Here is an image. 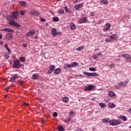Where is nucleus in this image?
<instances>
[{
	"instance_id": "obj_46",
	"label": "nucleus",
	"mask_w": 131,
	"mask_h": 131,
	"mask_svg": "<svg viewBox=\"0 0 131 131\" xmlns=\"http://www.w3.org/2000/svg\"><path fill=\"white\" fill-rule=\"evenodd\" d=\"M71 120V117H70L69 118L66 119L65 122H69V121Z\"/></svg>"
},
{
	"instance_id": "obj_44",
	"label": "nucleus",
	"mask_w": 131,
	"mask_h": 131,
	"mask_svg": "<svg viewBox=\"0 0 131 131\" xmlns=\"http://www.w3.org/2000/svg\"><path fill=\"white\" fill-rule=\"evenodd\" d=\"M20 14L21 16H24V15H25V11H24L23 10H21Z\"/></svg>"
},
{
	"instance_id": "obj_2",
	"label": "nucleus",
	"mask_w": 131,
	"mask_h": 131,
	"mask_svg": "<svg viewBox=\"0 0 131 131\" xmlns=\"http://www.w3.org/2000/svg\"><path fill=\"white\" fill-rule=\"evenodd\" d=\"M51 33L53 36H56V35H61L62 32L57 31V29L52 28L51 29Z\"/></svg>"
},
{
	"instance_id": "obj_48",
	"label": "nucleus",
	"mask_w": 131,
	"mask_h": 131,
	"mask_svg": "<svg viewBox=\"0 0 131 131\" xmlns=\"http://www.w3.org/2000/svg\"><path fill=\"white\" fill-rule=\"evenodd\" d=\"M53 70H52L51 69H49V70L48 72V74H51L53 72Z\"/></svg>"
},
{
	"instance_id": "obj_41",
	"label": "nucleus",
	"mask_w": 131,
	"mask_h": 131,
	"mask_svg": "<svg viewBox=\"0 0 131 131\" xmlns=\"http://www.w3.org/2000/svg\"><path fill=\"white\" fill-rule=\"evenodd\" d=\"M64 10H65V11H66V13H69V12L70 11V10H69V8H68V7H64Z\"/></svg>"
},
{
	"instance_id": "obj_10",
	"label": "nucleus",
	"mask_w": 131,
	"mask_h": 131,
	"mask_svg": "<svg viewBox=\"0 0 131 131\" xmlns=\"http://www.w3.org/2000/svg\"><path fill=\"white\" fill-rule=\"evenodd\" d=\"M18 15H19V11H14L12 12V15L13 19H18Z\"/></svg>"
},
{
	"instance_id": "obj_23",
	"label": "nucleus",
	"mask_w": 131,
	"mask_h": 131,
	"mask_svg": "<svg viewBox=\"0 0 131 131\" xmlns=\"http://www.w3.org/2000/svg\"><path fill=\"white\" fill-rule=\"evenodd\" d=\"M62 101L64 103H67V102H69V98H68V97L65 96L64 97L62 98Z\"/></svg>"
},
{
	"instance_id": "obj_52",
	"label": "nucleus",
	"mask_w": 131,
	"mask_h": 131,
	"mask_svg": "<svg viewBox=\"0 0 131 131\" xmlns=\"http://www.w3.org/2000/svg\"><path fill=\"white\" fill-rule=\"evenodd\" d=\"M9 90H10V86L7 87V88L5 89V91H6V92H9Z\"/></svg>"
},
{
	"instance_id": "obj_18",
	"label": "nucleus",
	"mask_w": 131,
	"mask_h": 131,
	"mask_svg": "<svg viewBox=\"0 0 131 131\" xmlns=\"http://www.w3.org/2000/svg\"><path fill=\"white\" fill-rule=\"evenodd\" d=\"M122 56L123 58H125V59H126V60H130L131 58H130V55H129L128 54H123L122 55Z\"/></svg>"
},
{
	"instance_id": "obj_33",
	"label": "nucleus",
	"mask_w": 131,
	"mask_h": 131,
	"mask_svg": "<svg viewBox=\"0 0 131 131\" xmlns=\"http://www.w3.org/2000/svg\"><path fill=\"white\" fill-rule=\"evenodd\" d=\"M99 106H100L101 108H104V107H106V104L104 103H100Z\"/></svg>"
},
{
	"instance_id": "obj_21",
	"label": "nucleus",
	"mask_w": 131,
	"mask_h": 131,
	"mask_svg": "<svg viewBox=\"0 0 131 131\" xmlns=\"http://www.w3.org/2000/svg\"><path fill=\"white\" fill-rule=\"evenodd\" d=\"M57 128H58V131L65 130V129H64V127H63L61 125H59L58 126H57Z\"/></svg>"
},
{
	"instance_id": "obj_45",
	"label": "nucleus",
	"mask_w": 131,
	"mask_h": 131,
	"mask_svg": "<svg viewBox=\"0 0 131 131\" xmlns=\"http://www.w3.org/2000/svg\"><path fill=\"white\" fill-rule=\"evenodd\" d=\"M102 23H104V20L103 19H100L99 20L98 23L97 24H102Z\"/></svg>"
},
{
	"instance_id": "obj_42",
	"label": "nucleus",
	"mask_w": 131,
	"mask_h": 131,
	"mask_svg": "<svg viewBox=\"0 0 131 131\" xmlns=\"http://www.w3.org/2000/svg\"><path fill=\"white\" fill-rule=\"evenodd\" d=\"M115 66H116L115 63H112L109 65L110 68H113V67H115Z\"/></svg>"
},
{
	"instance_id": "obj_11",
	"label": "nucleus",
	"mask_w": 131,
	"mask_h": 131,
	"mask_svg": "<svg viewBox=\"0 0 131 131\" xmlns=\"http://www.w3.org/2000/svg\"><path fill=\"white\" fill-rule=\"evenodd\" d=\"M19 65H20V61H19L18 60H16L14 62L13 67V68L18 69V68H19Z\"/></svg>"
},
{
	"instance_id": "obj_62",
	"label": "nucleus",
	"mask_w": 131,
	"mask_h": 131,
	"mask_svg": "<svg viewBox=\"0 0 131 131\" xmlns=\"http://www.w3.org/2000/svg\"><path fill=\"white\" fill-rule=\"evenodd\" d=\"M80 1H81V0H76V2L77 3H80Z\"/></svg>"
},
{
	"instance_id": "obj_40",
	"label": "nucleus",
	"mask_w": 131,
	"mask_h": 131,
	"mask_svg": "<svg viewBox=\"0 0 131 131\" xmlns=\"http://www.w3.org/2000/svg\"><path fill=\"white\" fill-rule=\"evenodd\" d=\"M19 60L20 61V62H25V57H20L19 58Z\"/></svg>"
},
{
	"instance_id": "obj_15",
	"label": "nucleus",
	"mask_w": 131,
	"mask_h": 131,
	"mask_svg": "<svg viewBox=\"0 0 131 131\" xmlns=\"http://www.w3.org/2000/svg\"><path fill=\"white\" fill-rule=\"evenodd\" d=\"M1 31H4L5 32H14V30L8 28H6L2 29Z\"/></svg>"
},
{
	"instance_id": "obj_61",
	"label": "nucleus",
	"mask_w": 131,
	"mask_h": 131,
	"mask_svg": "<svg viewBox=\"0 0 131 131\" xmlns=\"http://www.w3.org/2000/svg\"><path fill=\"white\" fill-rule=\"evenodd\" d=\"M34 38L35 39H37V38H38V37L37 36H35L34 37Z\"/></svg>"
},
{
	"instance_id": "obj_31",
	"label": "nucleus",
	"mask_w": 131,
	"mask_h": 131,
	"mask_svg": "<svg viewBox=\"0 0 131 131\" xmlns=\"http://www.w3.org/2000/svg\"><path fill=\"white\" fill-rule=\"evenodd\" d=\"M32 76L34 79H37L38 78V75H37V74H33Z\"/></svg>"
},
{
	"instance_id": "obj_35",
	"label": "nucleus",
	"mask_w": 131,
	"mask_h": 131,
	"mask_svg": "<svg viewBox=\"0 0 131 131\" xmlns=\"http://www.w3.org/2000/svg\"><path fill=\"white\" fill-rule=\"evenodd\" d=\"M24 81H21V80H18V85H23L24 84Z\"/></svg>"
},
{
	"instance_id": "obj_34",
	"label": "nucleus",
	"mask_w": 131,
	"mask_h": 131,
	"mask_svg": "<svg viewBox=\"0 0 131 131\" xmlns=\"http://www.w3.org/2000/svg\"><path fill=\"white\" fill-rule=\"evenodd\" d=\"M19 4L20 6H24V5H26V3L24 1H19Z\"/></svg>"
},
{
	"instance_id": "obj_55",
	"label": "nucleus",
	"mask_w": 131,
	"mask_h": 131,
	"mask_svg": "<svg viewBox=\"0 0 131 131\" xmlns=\"http://www.w3.org/2000/svg\"><path fill=\"white\" fill-rule=\"evenodd\" d=\"M97 56H102V53L101 52H99L97 53Z\"/></svg>"
},
{
	"instance_id": "obj_49",
	"label": "nucleus",
	"mask_w": 131,
	"mask_h": 131,
	"mask_svg": "<svg viewBox=\"0 0 131 131\" xmlns=\"http://www.w3.org/2000/svg\"><path fill=\"white\" fill-rule=\"evenodd\" d=\"M59 13H60V14H64V10L60 9Z\"/></svg>"
},
{
	"instance_id": "obj_17",
	"label": "nucleus",
	"mask_w": 131,
	"mask_h": 131,
	"mask_svg": "<svg viewBox=\"0 0 131 131\" xmlns=\"http://www.w3.org/2000/svg\"><path fill=\"white\" fill-rule=\"evenodd\" d=\"M110 38L112 40H115L116 39H117V38H118V36H117V35L114 34L110 36Z\"/></svg>"
},
{
	"instance_id": "obj_32",
	"label": "nucleus",
	"mask_w": 131,
	"mask_h": 131,
	"mask_svg": "<svg viewBox=\"0 0 131 131\" xmlns=\"http://www.w3.org/2000/svg\"><path fill=\"white\" fill-rule=\"evenodd\" d=\"M53 21L54 22H58V21H59V18L58 17H53Z\"/></svg>"
},
{
	"instance_id": "obj_19",
	"label": "nucleus",
	"mask_w": 131,
	"mask_h": 131,
	"mask_svg": "<svg viewBox=\"0 0 131 131\" xmlns=\"http://www.w3.org/2000/svg\"><path fill=\"white\" fill-rule=\"evenodd\" d=\"M119 119H121V120H123V121H126L127 120V118L124 116L120 115L119 117Z\"/></svg>"
},
{
	"instance_id": "obj_1",
	"label": "nucleus",
	"mask_w": 131,
	"mask_h": 131,
	"mask_svg": "<svg viewBox=\"0 0 131 131\" xmlns=\"http://www.w3.org/2000/svg\"><path fill=\"white\" fill-rule=\"evenodd\" d=\"M122 122L120 120H116V119H112L110 121V125H112L113 126H115L116 125H119V124H121Z\"/></svg>"
},
{
	"instance_id": "obj_63",
	"label": "nucleus",
	"mask_w": 131,
	"mask_h": 131,
	"mask_svg": "<svg viewBox=\"0 0 131 131\" xmlns=\"http://www.w3.org/2000/svg\"><path fill=\"white\" fill-rule=\"evenodd\" d=\"M2 38H3V35L0 34V39H2Z\"/></svg>"
},
{
	"instance_id": "obj_36",
	"label": "nucleus",
	"mask_w": 131,
	"mask_h": 131,
	"mask_svg": "<svg viewBox=\"0 0 131 131\" xmlns=\"http://www.w3.org/2000/svg\"><path fill=\"white\" fill-rule=\"evenodd\" d=\"M83 50V46H80L76 49V51H81Z\"/></svg>"
},
{
	"instance_id": "obj_51",
	"label": "nucleus",
	"mask_w": 131,
	"mask_h": 131,
	"mask_svg": "<svg viewBox=\"0 0 131 131\" xmlns=\"http://www.w3.org/2000/svg\"><path fill=\"white\" fill-rule=\"evenodd\" d=\"M40 21H41V22H46V19H45V18L41 17V18H40Z\"/></svg>"
},
{
	"instance_id": "obj_29",
	"label": "nucleus",
	"mask_w": 131,
	"mask_h": 131,
	"mask_svg": "<svg viewBox=\"0 0 131 131\" xmlns=\"http://www.w3.org/2000/svg\"><path fill=\"white\" fill-rule=\"evenodd\" d=\"M74 112H73V111H71L70 112V114H69V117H73V116H74Z\"/></svg>"
},
{
	"instance_id": "obj_38",
	"label": "nucleus",
	"mask_w": 131,
	"mask_h": 131,
	"mask_svg": "<svg viewBox=\"0 0 131 131\" xmlns=\"http://www.w3.org/2000/svg\"><path fill=\"white\" fill-rule=\"evenodd\" d=\"M55 68H56V67L54 65L50 66V69H51L52 71H54L55 70Z\"/></svg>"
},
{
	"instance_id": "obj_8",
	"label": "nucleus",
	"mask_w": 131,
	"mask_h": 131,
	"mask_svg": "<svg viewBox=\"0 0 131 131\" xmlns=\"http://www.w3.org/2000/svg\"><path fill=\"white\" fill-rule=\"evenodd\" d=\"M111 27V25L110 23L106 24L103 28V31H104V32H106V31H108V30L110 29Z\"/></svg>"
},
{
	"instance_id": "obj_28",
	"label": "nucleus",
	"mask_w": 131,
	"mask_h": 131,
	"mask_svg": "<svg viewBox=\"0 0 131 131\" xmlns=\"http://www.w3.org/2000/svg\"><path fill=\"white\" fill-rule=\"evenodd\" d=\"M100 4H103V5H107L108 1L107 0H101Z\"/></svg>"
},
{
	"instance_id": "obj_3",
	"label": "nucleus",
	"mask_w": 131,
	"mask_h": 131,
	"mask_svg": "<svg viewBox=\"0 0 131 131\" xmlns=\"http://www.w3.org/2000/svg\"><path fill=\"white\" fill-rule=\"evenodd\" d=\"M127 82H128V80L125 82H120L118 83L117 85L119 88H125L127 85Z\"/></svg>"
},
{
	"instance_id": "obj_50",
	"label": "nucleus",
	"mask_w": 131,
	"mask_h": 131,
	"mask_svg": "<svg viewBox=\"0 0 131 131\" xmlns=\"http://www.w3.org/2000/svg\"><path fill=\"white\" fill-rule=\"evenodd\" d=\"M7 51H8V54L10 55V54H11V49H10V48H6Z\"/></svg>"
},
{
	"instance_id": "obj_20",
	"label": "nucleus",
	"mask_w": 131,
	"mask_h": 131,
	"mask_svg": "<svg viewBox=\"0 0 131 131\" xmlns=\"http://www.w3.org/2000/svg\"><path fill=\"white\" fill-rule=\"evenodd\" d=\"M102 121L103 123H110V119L108 118H104L102 119Z\"/></svg>"
},
{
	"instance_id": "obj_56",
	"label": "nucleus",
	"mask_w": 131,
	"mask_h": 131,
	"mask_svg": "<svg viewBox=\"0 0 131 131\" xmlns=\"http://www.w3.org/2000/svg\"><path fill=\"white\" fill-rule=\"evenodd\" d=\"M41 121L42 123H45V119L41 118Z\"/></svg>"
},
{
	"instance_id": "obj_37",
	"label": "nucleus",
	"mask_w": 131,
	"mask_h": 131,
	"mask_svg": "<svg viewBox=\"0 0 131 131\" xmlns=\"http://www.w3.org/2000/svg\"><path fill=\"white\" fill-rule=\"evenodd\" d=\"M4 58L6 60H8L10 58V55L8 54H5Z\"/></svg>"
},
{
	"instance_id": "obj_64",
	"label": "nucleus",
	"mask_w": 131,
	"mask_h": 131,
	"mask_svg": "<svg viewBox=\"0 0 131 131\" xmlns=\"http://www.w3.org/2000/svg\"><path fill=\"white\" fill-rule=\"evenodd\" d=\"M3 43V41H0V45H2Z\"/></svg>"
},
{
	"instance_id": "obj_22",
	"label": "nucleus",
	"mask_w": 131,
	"mask_h": 131,
	"mask_svg": "<svg viewBox=\"0 0 131 131\" xmlns=\"http://www.w3.org/2000/svg\"><path fill=\"white\" fill-rule=\"evenodd\" d=\"M108 96L110 97H115L116 96V94L115 93H114V92L112 91H111L108 92Z\"/></svg>"
},
{
	"instance_id": "obj_47",
	"label": "nucleus",
	"mask_w": 131,
	"mask_h": 131,
	"mask_svg": "<svg viewBox=\"0 0 131 131\" xmlns=\"http://www.w3.org/2000/svg\"><path fill=\"white\" fill-rule=\"evenodd\" d=\"M53 115V117H57V116H58V114L57 113V112H54Z\"/></svg>"
},
{
	"instance_id": "obj_12",
	"label": "nucleus",
	"mask_w": 131,
	"mask_h": 131,
	"mask_svg": "<svg viewBox=\"0 0 131 131\" xmlns=\"http://www.w3.org/2000/svg\"><path fill=\"white\" fill-rule=\"evenodd\" d=\"M78 22L79 23V24H82V23H86V22H88V17H84L80 18L79 19Z\"/></svg>"
},
{
	"instance_id": "obj_54",
	"label": "nucleus",
	"mask_w": 131,
	"mask_h": 131,
	"mask_svg": "<svg viewBox=\"0 0 131 131\" xmlns=\"http://www.w3.org/2000/svg\"><path fill=\"white\" fill-rule=\"evenodd\" d=\"M105 41H107V42H109L111 41V40H110V39H108V38H106L105 39Z\"/></svg>"
},
{
	"instance_id": "obj_26",
	"label": "nucleus",
	"mask_w": 131,
	"mask_h": 131,
	"mask_svg": "<svg viewBox=\"0 0 131 131\" xmlns=\"http://www.w3.org/2000/svg\"><path fill=\"white\" fill-rule=\"evenodd\" d=\"M60 71H61V69H60V68H58L54 71V73L55 74H59L60 73Z\"/></svg>"
},
{
	"instance_id": "obj_13",
	"label": "nucleus",
	"mask_w": 131,
	"mask_h": 131,
	"mask_svg": "<svg viewBox=\"0 0 131 131\" xmlns=\"http://www.w3.org/2000/svg\"><path fill=\"white\" fill-rule=\"evenodd\" d=\"M36 32L34 30H30L29 32L26 33V36H32L34 34H35Z\"/></svg>"
},
{
	"instance_id": "obj_25",
	"label": "nucleus",
	"mask_w": 131,
	"mask_h": 131,
	"mask_svg": "<svg viewBox=\"0 0 131 131\" xmlns=\"http://www.w3.org/2000/svg\"><path fill=\"white\" fill-rule=\"evenodd\" d=\"M108 106L110 107V108H115L116 105H115L113 103H110L108 104Z\"/></svg>"
},
{
	"instance_id": "obj_24",
	"label": "nucleus",
	"mask_w": 131,
	"mask_h": 131,
	"mask_svg": "<svg viewBox=\"0 0 131 131\" xmlns=\"http://www.w3.org/2000/svg\"><path fill=\"white\" fill-rule=\"evenodd\" d=\"M71 29H72V30H75V29H76V26H75L74 23L71 24Z\"/></svg>"
},
{
	"instance_id": "obj_5",
	"label": "nucleus",
	"mask_w": 131,
	"mask_h": 131,
	"mask_svg": "<svg viewBox=\"0 0 131 131\" xmlns=\"http://www.w3.org/2000/svg\"><path fill=\"white\" fill-rule=\"evenodd\" d=\"M83 74L87 75V76H98L99 75L97 73H89L88 72H83Z\"/></svg>"
},
{
	"instance_id": "obj_27",
	"label": "nucleus",
	"mask_w": 131,
	"mask_h": 131,
	"mask_svg": "<svg viewBox=\"0 0 131 131\" xmlns=\"http://www.w3.org/2000/svg\"><path fill=\"white\" fill-rule=\"evenodd\" d=\"M71 65V68H73V67H76V66H77V62H72L70 64Z\"/></svg>"
},
{
	"instance_id": "obj_16",
	"label": "nucleus",
	"mask_w": 131,
	"mask_h": 131,
	"mask_svg": "<svg viewBox=\"0 0 131 131\" xmlns=\"http://www.w3.org/2000/svg\"><path fill=\"white\" fill-rule=\"evenodd\" d=\"M93 89H94V85L90 84L88 86H86L84 88V91L85 92L88 91H92Z\"/></svg>"
},
{
	"instance_id": "obj_57",
	"label": "nucleus",
	"mask_w": 131,
	"mask_h": 131,
	"mask_svg": "<svg viewBox=\"0 0 131 131\" xmlns=\"http://www.w3.org/2000/svg\"><path fill=\"white\" fill-rule=\"evenodd\" d=\"M23 48H27V44H23Z\"/></svg>"
},
{
	"instance_id": "obj_4",
	"label": "nucleus",
	"mask_w": 131,
	"mask_h": 131,
	"mask_svg": "<svg viewBox=\"0 0 131 131\" xmlns=\"http://www.w3.org/2000/svg\"><path fill=\"white\" fill-rule=\"evenodd\" d=\"M9 25H11V26H15V27H17V28H19V27H21V25H19L17 22L11 20L9 22Z\"/></svg>"
},
{
	"instance_id": "obj_58",
	"label": "nucleus",
	"mask_w": 131,
	"mask_h": 131,
	"mask_svg": "<svg viewBox=\"0 0 131 131\" xmlns=\"http://www.w3.org/2000/svg\"><path fill=\"white\" fill-rule=\"evenodd\" d=\"M5 48H6V49H7L8 48H9V47H8V43H5Z\"/></svg>"
},
{
	"instance_id": "obj_6",
	"label": "nucleus",
	"mask_w": 131,
	"mask_h": 131,
	"mask_svg": "<svg viewBox=\"0 0 131 131\" xmlns=\"http://www.w3.org/2000/svg\"><path fill=\"white\" fill-rule=\"evenodd\" d=\"M6 39H8V40H11V39H13V33L12 32L8 33L5 36Z\"/></svg>"
},
{
	"instance_id": "obj_53",
	"label": "nucleus",
	"mask_w": 131,
	"mask_h": 131,
	"mask_svg": "<svg viewBox=\"0 0 131 131\" xmlns=\"http://www.w3.org/2000/svg\"><path fill=\"white\" fill-rule=\"evenodd\" d=\"M98 56H97V55H93V58H94V59H95V60H97V57Z\"/></svg>"
},
{
	"instance_id": "obj_59",
	"label": "nucleus",
	"mask_w": 131,
	"mask_h": 131,
	"mask_svg": "<svg viewBox=\"0 0 131 131\" xmlns=\"http://www.w3.org/2000/svg\"><path fill=\"white\" fill-rule=\"evenodd\" d=\"M24 105H25V106H28V103H27V102H24Z\"/></svg>"
},
{
	"instance_id": "obj_7",
	"label": "nucleus",
	"mask_w": 131,
	"mask_h": 131,
	"mask_svg": "<svg viewBox=\"0 0 131 131\" xmlns=\"http://www.w3.org/2000/svg\"><path fill=\"white\" fill-rule=\"evenodd\" d=\"M30 15L31 16H38L39 15V12L35 10H32L29 12Z\"/></svg>"
},
{
	"instance_id": "obj_43",
	"label": "nucleus",
	"mask_w": 131,
	"mask_h": 131,
	"mask_svg": "<svg viewBox=\"0 0 131 131\" xmlns=\"http://www.w3.org/2000/svg\"><path fill=\"white\" fill-rule=\"evenodd\" d=\"M89 15H90V16H91V17H94L95 16V15H96V13H95V12H90Z\"/></svg>"
},
{
	"instance_id": "obj_60",
	"label": "nucleus",
	"mask_w": 131,
	"mask_h": 131,
	"mask_svg": "<svg viewBox=\"0 0 131 131\" xmlns=\"http://www.w3.org/2000/svg\"><path fill=\"white\" fill-rule=\"evenodd\" d=\"M47 112H48L49 114H51V113H52V111H50V110L47 111Z\"/></svg>"
},
{
	"instance_id": "obj_39",
	"label": "nucleus",
	"mask_w": 131,
	"mask_h": 131,
	"mask_svg": "<svg viewBox=\"0 0 131 131\" xmlns=\"http://www.w3.org/2000/svg\"><path fill=\"white\" fill-rule=\"evenodd\" d=\"M90 71H97V69L94 67H91L89 68Z\"/></svg>"
},
{
	"instance_id": "obj_9",
	"label": "nucleus",
	"mask_w": 131,
	"mask_h": 131,
	"mask_svg": "<svg viewBox=\"0 0 131 131\" xmlns=\"http://www.w3.org/2000/svg\"><path fill=\"white\" fill-rule=\"evenodd\" d=\"M17 77H18V74H15L12 75V76L10 78V82H15V81H16V78H17Z\"/></svg>"
},
{
	"instance_id": "obj_14",
	"label": "nucleus",
	"mask_w": 131,
	"mask_h": 131,
	"mask_svg": "<svg viewBox=\"0 0 131 131\" xmlns=\"http://www.w3.org/2000/svg\"><path fill=\"white\" fill-rule=\"evenodd\" d=\"M82 7H83V3H81L75 5L74 8L77 11H79V10H80Z\"/></svg>"
},
{
	"instance_id": "obj_30",
	"label": "nucleus",
	"mask_w": 131,
	"mask_h": 131,
	"mask_svg": "<svg viewBox=\"0 0 131 131\" xmlns=\"http://www.w3.org/2000/svg\"><path fill=\"white\" fill-rule=\"evenodd\" d=\"M68 68H71V64H67L64 67V69H68Z\"/></svg>"
}]
</instances>
